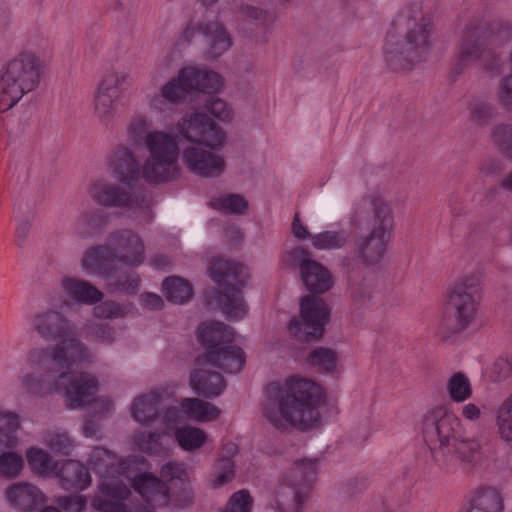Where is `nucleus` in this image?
<instances>
[{
	"instance_id": "1",
	"label": "nucleus",
	"mask_w": 512,
	"mask_h": 512,
	"mask_svg": "<svg viewBox=\"0 0 512 512\" xmlns=\"http://www.w3.org/2000/svg\"><path fill=\"white\" fill-rule=\"evenodd\" d=\"M418 429L434 467L443 475L457 477L473 466L481 446L466 433L461 419L442 405L427 409Z\"/></svg>"
},
{
	"instance_id": "2",
	"label": "nucleus",
	"mask_w": 512,
	"mask_h": 512,
	"mask_svg": "<svg viewBox=\"0 0 512 512\" xmlns=\"http://www.w3.org/2000/svg\"><path fill=\"white\" fill-rule=\"evenodd\" d=\"M324 401L325 395L317 383L294 376L282 384L272 382L266 386L262 413L278 430L308 431L320 425Z\"/></svg>"
},
{
	"instance_id": "3",
	"label": "nucleus",
	"mask_w": 512,
	"mask_h": 512,
	"mask_svg": "<svg viewBox=\"0 0 512 512\" xmlns=\"http://www.w3.org/2000/svg\"><path fill=\"white\" fill-rule=\"evenodd\" d=\"M93 354L78 338L53 345L30 348L25 356L27 371L18 376L21 389L28 395L43 398L57 392L58 374L71 362H92Z\"/></svg>"
},
{
	"instance_id": "4",
	"label": "nucleus",
	"mask_w": 512,
	"mask_h": 512,
	"mask_svg": "<svg viewBox=\"0 0 512 512\" xmlns=\"http://www.w3.org/2000/svg\"><path fill=\"white\" fill-rule=\"evenodd\" d=\"M150 122L143 116L133 118L127 133L134 143L144 141L149 153L143 163L142 177L149 183L171 182L180 175L177 138L161 130L149 131Z\"/></svg>"
},
{
	"instance_id": "5",
	"label": "nucleus",
	"mask_w": 512,
	"mask_h": 512,
	"mask_svg": "<svg viewBox=\"0 0 512 512\" xmlns=\"http://www.w3.org/2000/svg\"><path fill=\"white\" fill-rule=\"evenodd\" d=\"M401 20L405 31L389 33L384 46V59L393 71H403L420 63L431 47L432 24L421 11L418 3L407 7Z\"/></svg>"
},
{
	"instance_id": "6",
	"label": "nucleus",
	"mask_w": 512,
	"mask_h": 512,
	"mask_svg": "<svg viewBox=\"0 0 512 512\" xmlns=\"http://www.w3.org/2000/svg\"><path fill=\"white\" fill-rule=\"evenodd\" d=\"M88 462L101 477L98 493L91 500L92 508L100 512H131L122 502L129 496L128 484L124 482V463L102 447L93 448Z\"/></svg>"
},
{
	"instance_id": "7",
	"label": "nucleus",
	"mask_w": 512,
	"mask_h": 512,
	"mask_svg": "<svg viewBox=\"0 0 512 512\" xmlns=\"http://www.w3.org/2000/svg\"><path fill=\"white\" fill-rule=\"evenodd\" d=\"M46 69L45 61L33 51H23L0 70V112L15 106L25 94L36 90Z\"/></svg>"
},
{
	"instance_id": "8",
	"label": "nucleus",
	"mask_w": 512,
	"mask_h": 512,
	"mask_svg": "<svg viewBox=\"0 0 512 512\" xmlns=\"http://www.w3.org/2000/svg\"><path fill=\"white\" fill-rule=\"evenodd\" d=\"M211 279L220 287L216 297L220 310L229 320H240L248 312L241 287L249 278L245 267L237 262L214 258L209 267Z\"/></svg>"
},
{
	"instance_id": "9",
	"label": "nucleus",
	"mask_w": 512,
	"mask_h": 512,
	"mask_svg": "<svg viewBox=\"0 0 512 512\" xmlns=\"http://www.w3.org/2000/svg\"><path fill=\"white\" fill-rule=\"evenodd\" d=\"M481 300L480 279L476 274L455 281L448 298V313L441 323L443 338L463 332L475 320Z\"/></svg>"
},
{
	"instance_id": "10",
	"label": "nucleus",
	"mask_w": 512,
	"mask_h": 512,
	"mask_svg": "<svg viewBox=\"0 0 512 512\" xmlns=\"http://www.w3.org/2000/svg\"><path fill=\"white\" fill-rule=\"evenodd\" d=\"M88 194L100 206L127 208L134 213H139L146 221L152 219L153 199L148 192H131L106 179H97L90 184Z\"/></svg>"
},
{
	"instance_id": "11",
	"label": "nucleus",
	"mask_w": 512,
	"mask_h": 512,
	"mask_svg": "<svg viewBox=\"0 0 512 512\" xmlns=\"http://www.w3.org/2000/svg\"><path fill=\"white\" fill-rule=\"evenodd\" d=\"M125 484H128V490L134 487L141 497L153 507L172 506L183 509L193 502V494L187 487L180 492L172 491L158 477L152 474L142 473L132 478L125 476ZM131 491H129V494Z\"/></svg>"
},
{
	"instance_id": "12",
	"label": "nucleus",
	"mask_w": 512,
	"mask_h": 512,
	"mask_svg": "<svg viewBox=\"0 0 512 512\" xmlns=\"http://www.w3.org/2000/svg\"><path fill=\"white\" fill-rule=\"evenodd\" d=\"M128 74L122 71L106 73L98 83L94 98L93 112L105 129H112L117 120V101L121 95V87L127 83Z\"/></svg>"
},
{
	"instance_id": "13",
	"label": "nucleus",
	"mask_w": 512,
	"mask_h": 512,
	"mask_svg": "<svg viewBox=\"0 0 512 512\" xmlns=\"http://www.w3.org/2000/svg\"><path fill=\"white\" fill-rule=\"evenodd\" d=\"M176 134L190 143L224 147L225 132L209 116L200 112L186 113L175 125Z\"/></svg>"
},
{
	"instance_id": "14",
	"label": "nucleus",
	"mask_w": 512,
	"mask_h": 512,
	"mask_svg": "<svg viewBox=\"0 0 512 512\" xmlns=\"http://www.w3.org/2000/svg\"><path fill=\"white\" fill-rule=\"evenodd\" d=\"M301 320L293 318L288 326L296 337L321 338L325 325L329 322L330 309L325 301L314 295H307L300 303Z\"/></svg>"
},
{
	"instance_id": "15",
	"label": "nucleus",
	"mask_w": 512,
	"mask_h": 512,
	"mask_svg": "<svg viewBox=\"0 0 512 512\" xmlns=\"http://www.w3.org/2000/svg\"><path fill=\"white\" fill-rule=\"evenodd\" d=\"M198 37H202L206 53L212 58L221 56L232 45L230 34L217 19L202 18L190 21L183 32V38L191 42Z\"/></svg>"
},
{
	"instance_id": "16",
	"label": "nucleus",
	"mask_w": 512,
	"mask_h": 512,
	"mask_svg": "<svg viewBox=\"0 0 512 512\" xmlns=\"http://www.w3.org/2000/svg\"><path fill=\"white\" fill-rule=\"evenodd\" d=\"M81 362H71L68 367L61 368L58 374L57 392L64 391L72 408L89 404L98 390L95 376L79 371H70L72 366Z\"/></svg>"
},
{
	"instance_id": "17",
	"label": "nucleus",
	"mask_w": 512,
	"mask_h": 512,
	"mask_svg": "<svg viewBox=\"0 0 512 512\" xmlns=\"http://www.w3.org/2000/svg\"><path fill=\"white\" fill-rule=\"evenodd\" d=\"M65 305L68 303L63 301L58 308L47 307L34 313L31 317L32 332L44 341L73 339L69 337L74 331L72 321L61 310Z\"/></svg>"
},
{
	"instance_id": "18",
	"label": "nucleus",
	"mask_w": 512,
	"mask_h": 512,
	"mask_svg": "<svg viewBox=\"0 0 512 512\" xmlns=\"http://www.w3.org/2000/svg\"><path fill=\"white\" fill-rule=\"evenodd\" d=\"M307 250L297 247L287 252L284 261L288 265H298L302 280L313 293H325L333 286L332 274L321 263L311 259Z\"/></svg>"
},
{
	"instance_id": "19",
	"label": "nucleus",
	"mask_w": 512,
	"mask_h": 512,
	"mask_svg": "<svg viewBox=\"0 0 512 512\" xmlns=\"http://www.w3.org/2000/svg\"><path fill=\"white\" fill-rule=\"evenodd\" d=\"M223 147L188 145L182 151V162L193 174L214 178L220 176L226 168V162L218 152Z\"/></svg>"
},
{
	"instance_id": "20",
	"label": "nucleus",
	"mask_w": 512,
	"mask_h": 512,
	"mask_svg": "<svg viewBox=\"0 0 512 512\" xmlns=\"http://www.w3.org/2000/svg\"><path fill=\"white\" fill-rule=\"evenodd\" d=\"M106 242L116 264L121 263L135 267L144 261V244L134 231L130 229L115 230L108 235Z\"/></svg>"
},
{
	"instance_id": "21",
	"label": "nucleus",
	"mask_w": 512,
	"mask_h": 512,
	"mask_svg": "<svg viewBox=\"0 0 512 512\" xmlns=\"http://www.w3.org/2000/svg\"><path fill=\"white\" fill-rule=\"evenodd\" d=\"M108 167L115 179L124 185L131 184L142 176L143 165L135 151L124 144L116 145L108 157Z\"/></svg>"
},
{
	"instance_id": "22",
	"label": "nucleus",
	"mask_w": 512,
	"mask_h": 512,
	"mask_svg": "<svg viewBox=\"0 0 512 512\" xmlns=\"http://www.w3.org/2000/svg\"><path fill=\"white\" fill-rule=\"evenodd\" d=\"M170 399L166 388H155L135 397L131 403V417L143 426H151L161 416V408Z\"/></svg>"
},
{
	"instance_id": "23",
	"label": "nucleus",
	"mask_w": 512,
	"mask_h": 512,
	"mask_svg": "<svg viewBox=\"0 0 512 512\" xmlns=\"http://www.w3.org/2000/svg\"><path fill=\"white\" fill-rule=\"evenodd\" d=\"M369 205L370 216L368 220L369 232L382 237L391 238L395 227L394 213L391 205L382 198H371L359 204L355 217L366 210ZM356 221V218H354Z\"/></svg>"
},
{
	"instance_id": "24",
	"label": "nucleus",
	"mask_w": 512,
	"mask_h": 512,
	"mask_svg": "<svg viewBox=\"0 0 512 512\" xmlns=\"http://www.w3.org/2000/svg\"><path fill=\"white\" fill-rule=\"evenodd\" d=\"M245 356L243 350L234 345H227L220 349H211L204 354L199 355L196 360V366H211L220 368L228 373H238L243 368Z\"/></svg>"
},
{
	"instance_id": "25",
	"label": "nucleus",
	"mask_w": 512,
	"mask_h": 512,
	"mask_svg": "<svg viewBox=\"0 0 512 512\" xmlns=\"http://www.w3.org/2000/svg\"><path fill=\"white\" fill-rule=\"evenodd\" d=\"M81 268L88 275L111 277L117 271V264L107 244L87 248L81 258Z\"/></svg>"
},
{
	"instance_id": "26",
	"label": "nucleus",
	"mask_w": 512,
	"mask_h": 512,
	"mask_svg": "<svg viewBox=\"0 0 512 512\" xmlns=\"http://www.w3.org/2000/svg\"><path fill=\"white\" fill-rule=\"evenodd\" d=\"M10 505L20 512H32L46 501L44 493L34 484L20 481L6 490Z\"/></svg>"
},
{
	"instance_id": "27",
	"label": "nucleus",
	"mask_w": 512,
	"mask_h": 512,
	"mask_svg": "<svg viewBox=\"0 0 512 512\" xmlns=\"http://www.w3.org/2000/svg\"><path fill=\"white\" fill-rule=\"evenodd\" d=\"M64 490H85L91 484L88 468L77 460L58 462L53 475Z\"/></svg>"
},
{
	"instance_id": "28",
	"label": "nucleus",
	"mask_w": 512,
	"mask_h": 512,
	"mask_svg": "<svg viewBox=\"0 0 512 512\" xmlns=\"http://www.w3.org/2000/svg\"><path fill=\"white\" fill-rule=\"evenodd\" d=\"M486 32L481 27H468L463 33L457 54L455 71L459 72L462 67L479 60L485 52Z\"/></svg>"
},
{
	"instance_id": "29",
	"label": "nucleus",
	"mask_w": 512,
	"mask_h": 512,
	"mask_svg": "<svg viewBox=\"0 0 512 512\" xmlns=\"http://www.w3.org/2000/svg\"><path fill=\"white\" fill-rule=\"evenodd\" d=\"M210 368L211 366H197L189 380L192 390L207 399L220 396L226 388L224 377Z\"/></svg>"
},
{
	"instance_id": "30",
	"label": "nucleus",
	"mask_w": 512,
	"mask_h": 512,
	"mask_svg": "<svg viewBox=\"0 0 512 512\" xmlns=\"http://www.w3.org/2000/svg\"><path fill=\"white\" fill-rule=\"evenodd\" d=\"M389 241L390 238L367 233L356 239L354 254L361 264L374 266L383 260Z\"/></svg>"
},
{
	"instance_id": "31",
	"label": "nucleus",
	"mask_w": 512,
	"mask_h": 512,
	"mask_svg": "<svg viewBox=\"0 0 512 512\" xmlns=\"http://www.w3.org/2000/svg\"><path fill=\"white\" fill-rule=\"evenodd\" d=\"M188 93L184 80L180 78V72L176 77L171 78L159 90L151 96L149 107L159 113L172 110V107L181 103Z\"/></svg>"
},
{
	"instance_id": "32",
	"label": "nucleus",
	"mask_w": 512,
	"mask_h": 512,
	"mask_svg": "<svg viewBox=\"0 0 512 512\" xmlns=\"http://www.w3.org/2000/svg\"><path fill=\"white\" fill-rule=\"evenodd\" d=\"M64 294L77 303L94 305L103 299L104 294L87 280L64 276L60 281Z\"/></svg>"
},
{
	"instance_id": "33",
	"label": "nucleus",
	"mask_w": 512,
	"mask_h": 512,
	"mask_svg": "<svg viewBox=\"0 0 512 512\" xmlns=\"http://www.w3.org/2000/svg\"><path fill=\"white\" fill-rule=\"evenodd\" d=\"M180 78L189 90L216 92L222 87V80L216 72L197 67H185L180 70Z\"/></svg>"
},
{
	"instance_id": "34",
	"label": "nucleus",
	"mask_w": 512,
	"mask_h": 512,
	"mask_svg": "<svg viewBox=\"0 0 512 512\" xmlns=\"http://www.w3.org/2000/svg\"><path fill=\"white\" fill-rule=\"evenodd\" d=\"M317 470V458L298 459L283 474L282 481L302 490L316 480Z\"/></svg>"
},
{
	"instance_id": "35",
	"label": "nucleus",
	"mask_w": 512,
	"mask_h": 512,
	"mask_svg": "<svg viewBox=\"0 0 512 512\" xmlns=\"http://www.w3.org/2000/svg\"><path fill=\"white\" fill-rule=\"evenodd\" d=\"M108 223V215L99 209L85 210L76 218L73 226L74 235L87 240L100 233Z\"/></svg>"
},
{
	"instance_id": "36",
	"label": "nucleus",
	"mask_w": 512,
	"mask_h": 512,
	"mask_svg": "<svg viewBox=\"0 0 512 512\" xmlns=\"http://www.w3.org/2000/svg\"><path fill=\"white\" fill-rule=\"evenodd\" d=\"M234 331L222 322L204 323L199 327V339L207 350L220 349L234 340Z\"/></svg>"
},
{
	"instance_id": "37",
	"label": "nucleus",
	"mask_w": 512,
	"mask_h": 512,
	"mask_svg": "<svg viewBox=\"0 0 512 512\" xmlns=\"http://www.w3.org/2000/svg\"><path fill=\"white\" fill-rule=\"evenodd\" d=\"M179 405L189 419L200 423L215 421L222 413L217 406L200 398H183Z\"/></svg>"
},
{
	"instance_id": "38",
	"label": "nucleus",
	"mask_w": 512,
	"mask_h": 512,
	"mask_svg": "<svg viewBox=\"0 0 512 512\" xmlns=\"http://www.w3.org/2000/svg\"><path fill=\"white\" fill-rule=\"evenodd\" d=\"M301 489L284 483L277 489L271 507L277 512H300L304 501Z\"/></svg>"
},
{
	"instance_id": "39",
	"label": "nucleus",
	"mask_w": 512,
	"mask_h": 512,
	"mask_svg": "<svg viewBox=\"0 0 512 512\" xmlns=\"http://www.w3.org/2000/svg\"><path fill=\"white\" fill-rule=\"evenodd\" d=\"M503 503L500 493L491 487L477 489L465 512H501Z\"/></svg>"
},
{
	"instance_id": "40",
	"label": "nucleus",
	"mask_w": 512,
	"mask_h": 512,
	"mask_svg": "<svg viewBox=\"0 0 512 512\" xmlns=\"http://www.w3.org/2000/svg\"><path fill=\"white\" fill-rule=\"evenodd\" d=\"M26 459L32 473L39 477L54 475L58 464L47 451L38 447L27 449Z\"/></svg>"
},
{
	"instance_id": "41",
	"label": "nucleus",
	"mask_w": 512,
	"mask_h": 512,
	"mask_svg": "<svg viewBox=\"0 0 512 512\" xmlns=\"http://www.w3.org/2000/svg\"><path fill=\"white\" fill-rule=\"evenodd\" d=\"M494 425L499 439L512 444V393L497 407Z\"/></svg>"
},
{
	"instance_id": "42",
	"label": "nucleus",
	"mask_w": 512,
	"mask_h": 512,
	"mask_svg": "<svg viewBox=\"0 0 512 512\" xmlns=\"http://www.w3.org/2000/svg\"><path fill=\"white\" fill-rule=\"evenodd\" d=\"M446 392L455 403H463L471 398L473 389L470 379L463 372L453 373L446 381Z\"/></svg>"
},
{
	"instance_id": "43",
	"label": "nucleus",
	"mask_w": 512,
	"mask_h": 512,
	"mask_svg": "<svg viewBox=\"0 0 512 512\" xmlns=\"http://www.w3.org/2000/svg\"><path fill=\"white\" fill-rule=\"evenodd\" d=\"M163 290L166 298L176 304H184L193 296L192 286L181 277L172 276L165 279Z\"/></svg>"
},
{
	"instance_id": "44",
	"label": "nucleus",
	"mask_w": 512,
	"mask_h": 512,
	"mask_svg": "<svg viewBox=\"0 0 512 512\" xmlns=\"http://www.w3.org/2000/svg\"><path fill=\"white\" fill-rule=\"evenodd\" d=\"M175 439L185 451H194L201 448L207 441L206 432L195 426H182L175 430Z\"/></svg>"
},
{
	"instance_id": "45",
	"label": "nucleus",
	"mask_w": 512,
	"mask_h": 512,
	"mask_svg": "<svg viewBox=\"0 0 512 512\" xmlns=\"http://www.w3.org/2000/svg\"><path fill=\"white\" fill-rule=\"evenodd\" d=\"M112 274L111 277H106L107 280V291L109 293H121V294H135L138 292L140 287V277L137 273L131 271L119 275Z\"/></svg>"
},
{
	"instance_id": "46",
	"label": "nucleus",
	"mask_w": 512,
	"mask_h": 512,
	"mask_svg": "<svg viewBox=\"0 0 512 512\" xmlns=\"http://www.w3.org/2000/svg\"><path fill=\"white\" fill-rule=\"evenodd\" d=\"M349 233L346 230L324 231L311 237L312 245L319 250L341 249L349 242Z\"/></svg>"
},
{
	"instance_id": "47",
	"label": "nucleus",
	"mask_w": 512,
	"mask_h": 512,
	"mask_svg": "<svg viewBox=\"0 0 512 512\" xmlns=\"http://www.w3.org/2000/svg\"><path fill=\"white\" fill-rule=\"evenodd\" d=\"M338 362L337 353L326 347H318L307 356V363L321 371L330 373L336 369Z\"/></svg>"
},
{
	"instance_id": "48",
	"label": "nucleus",
	"mask_w": 512,
	"mask_h": 512,
	"mask_svg": "<svg viewBox=\"0 0 512 512\" xmlns=\"http://www.w3.org/2000/svg\"><path fill=\"white\" fill-rule=\"evenodd\" d=\"M210 205L226 214H244L248 208L247 200L238 194L216 197L210 201Z\"/></svg>"
},
{
	"instance_id": "49",
	"label": "nucleus",
	"mask_w": 512,
	"mask_h": 512,
	"mask_svg": "<svg viewBox=\"0 0 512 512\" xmlns=\"http://www.w3.org/2000/svg\"><path fill=\"white\" fill-rule=\"evenodd\" d=\"M24 467L21 454L12 451H4L0 454V476L13 479L20 475Z\"/></svg>"
},
{
	"instance_id": "50",
	"label": "nucleus",
	"mask_w": 512,
	"mask_h": 512,
	"mask_svg": "<svg viewBox=\"0 0 512 512\" xmlns=\"http://www.w3.org/2000/svg\"><path fill=\"white\" fill-rule=\"evenodd\" d=\"M44 443L56 454L69 455L74 448V440L66 432L51 431L44 437Z\"/></svg>"
},
{
	"instance_id": "51",
	"label": "nucleus",
	"mask_w": 512,
	"mask_h": 512,
	"mask_svg": "<svg viewBox=\"0 0 512 512\" xmlns=\"http://www.w3.org/2000/svg\"><path fill=\"white\" fill-rule=\"evenodd\" d=\"M84 334L91 338L93 341L102 344H112L115 340V330L108 324L96 323L87 321L83 325Z\"/></svg>"
},
{
	"instance_id": "52",
	"label": "nucleus",
	"mask_w": 512,
	"mask_h": 512,
	"mask_svg": "<svg viewBox=\"0 0 512 512\" xmlns=\"http://www.w3.org/2000/svg\"><path fill=\"white\" fill-rule=\"evenodd\" d=\"M161 480L166 482L179 481L181 483L180 492L183 488L187 487L192 493L190 486L188 485V472L183 463L179 462H168L162 466L160 470Z\"/></svg>"
},
{
	"instance_id": "53",
	"label": "nucleus",
	"mask_w": 512,
	"mask_h": 512,
	"mask_svg": "<svg viewBox=\"0 0 512 512\" xmlns=\"http://www.w3.org/2000/svg\"><path fill=\"white\" fill-rule=\"evenodd\" d=\"M234 474V463L232 460L228 458L220 459L210 475V484L214 488H219L232 481Z\"/></svg>"
},
{
	"instance_id": "54",
	"label": "nucleus",
	"mask_w": 512,
	"mask_h": 512,
	"mask_svg": "<svg viewBox=\"0 0 512 512\" xmlns=\"http://www.w3.org/2000/svg\"><path fill=\"white\" fill-rule=\"evenodd\" d=\"M238 14L241 19L254 22L257 25H269L274 21V16L270 11L250 4H241L238 7Z\"/></svg>"
},
{
	"instance_id": "55",
	"label": "nucleus",
	"mask_w": 512,
	"mask_h": 512,
	"mask_svg": "<svg viewBox=\"0 0 512 512\" xmlns=\"http://www.w3.org/2000/svg\"><path fill=\"white\" fill-rule=\"evenodd\" d=\"M491 137L501 153L512 159V125L499 124L495 126Z\"/></svg>"
},
{
	"instance_id": "56",
	"label": "nucleus",
	"mask_w": 512,
	"mask_h": 512,
	"mask_svg": "<svg viewBox=\"0 0 512 512\" xmlns=\"http://www.w3.org/2000/svg\"><path fill=\"white\" fill-rule=\"evenodd\" d=\"M127 314V307L113 300L100 301L93 308V315L99 319H117Z\"/></svg>"
},
{
	"instance_id": "57",
	"label": "nucleus",
	"mask_w": 512,
	"mask_h": 512,
	"mask_svg": "<svg viewBox=\"0 0 512 512\" xmlns=\"http://www.w3.org/2000/svg\"><path fill=\"white\" fill-rule=\"evenodd\" d=\"M163 433L159 431H138L133 436L135 445L143 452H152L157 449Z\"/></svg>"
},
{
	"instance_id": "58",
	"label": "nucleus",
	"mask_w": 512,
	"mask_h": 512,
	"mask_svg": "<svg viewBox=\"0 0 512 512\" xmlns=\"http://www.w3.org/2000/svg\"><path fill=\"white\" fill-rule=\"evenodd\" d=\"M205 109L221 121H230L233 118V109L220 98H209L205 103Z\"/></svg>"
},
{
	"instance_id": "59",
	"label": "nucleus",
	"mask_w": 512,
	"mask_h": 512,
	"mask_svg": "<svg viewBox=\"0 0 512 512\" xmlns=\"http://www.w3.org/2000/svg\"><path fill=\"white\" fill-rule=\"evenodd\" d=\"M252 497L246 490L235 492L229 499L224 512H250Z\"/></svg>"
},
{
	"instance_id": "60",
	"label": "nucleus",
	"mask_w": 512,
	"mask_h": 512,
	"mask_svg": "<svg viewBox=\"0 0 512 512\" xmlns=\"http://www.w3.org/2000/svg\"><path fill=\"white\" fill-rule=\"evenodd\" d=\"M471 119L478 124H485L493 117L492 106L482 100H474L469 106Z\"/></svg>"
},
{
	"instance_id": "61",
	"label": "nucleus",
	"mask_w": 512,
	"mask_h": 512,
	"mask_svg": "<svg viewBox=\"0 0 512 512\" xmlns=\"http://www.w3.org/2000/svg\"><path fill=\"white\" fill-rule=\"evenodd\" d=\"M350 298L356 308L367 306L371 301L370 287L361 282L353 283L350 286Z\"/></svg>"
},
{
	"instance_id": "62",
	"label": "nucleus",
	"mask_w": 512,
	"mask_h": 512,
	"mask_svg": "<svg viewBox=\"0 0 512 512\" xmlns=\"http://www.w3.org/2000/svg\"><path fill=\"white\" fill-rule=\"evenodd\" d=\"M58 505L66 512H82L86 508L87 500L83 495H68L59 497Z\"/></svg>"
},
{
	"instance_id": "63",
	"label": "nucleus",
	"mask_w": 512,
	"mask_h": 512,
	"mask_svg": "<svg viewBox=\"0 0 512 512\" xmlns=\"http://www.w3.org/2000/svg\"><path fill=\"white\" fill-rule=\"evenodd\" d=\"M18 428V415L14 412L0 410V433L14 434Z\"/></svg>"
},
{
	"instance_id": "64",
	"label": "nucleus",
	"mask_w": 512,
	"mask_h": 512,
	"mask_svg": "<svg viewBox=\"0 0 512 512\" xmlns=\"http://www.w3.org/2000/svg\"><path fill=\"white\" fill-rule=\"evenodd\" d=\"M497 98L503 106L512 108V75H508L501 80Z\"/></svg>"
}]
</instances>
